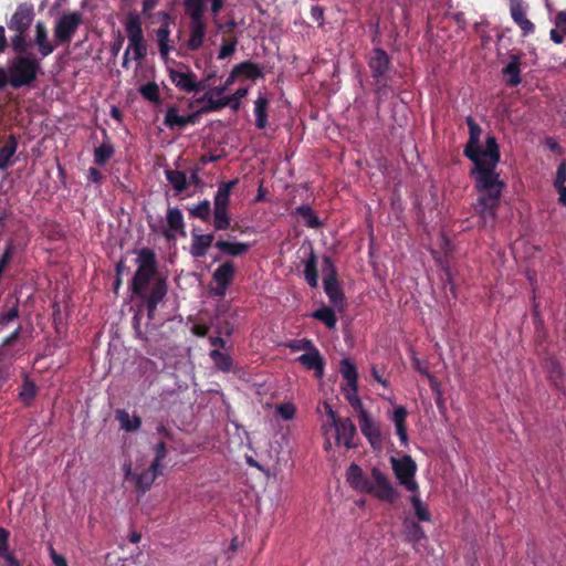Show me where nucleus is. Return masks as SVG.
I'll list each match as a JSON object with an SVG mask.
<instances>
[{
	"instance_id": "obj_27",
	"label": "nucleus",
	"mask_w": 566,
	"mask_h": 566,
	"mask_svg": "<svg viewBox=\"0 0 566 566\" xmlns=\"http://www.w3.org/2000/svg\"><path fill=\"white\" fill-rule=\"evenodd\" d=\"M407 409L403 406H398L395 408L391 420L394 421L396 426V431L399 437V440L402 446H407L408 443V434H407V426H406V418H407Z\"/></svg>"
},
{
	"instance_id": "obj_33",
	"label": "nucleus",
	"mask_w": 566,
	"mask_h": 566,
	"mask_svg": "<svg viewBox=\"0 0 566 566\" xmlns=\"http://www.w3.org/2000/svg\"><path fill=\"white\" fill-rule=\"evenodd\" d=\"M268 105L269 101L263 95H259V97L254 102L255 126L259 129L265 128L268 124Z\"/></svg>"
},
{
	"instance_id": "obj_57",
	"label": "nucleus",
	"mask_w": 566,
	"mask_h": 566,
	"mask_svg": "<svg viewBox=\"0 0 566 566\" xmlns=\"http://www.w3.org/2000/svg\"><path fill=\"white\" fill-rule=\"evenodd\" d=\"M565 181H566V161L563 160L557 167L553 185H554V187L565 186Z\"/></svg>"
},
{
	"instance_id": "obj_6",
	"label": "nucleus",
	"mask_w": 566,
	"mask_h": 566,
	"mask_svg": "<svg viewBox=\"0 0 566 566\" xmlns=\"http://www.w3.org/2000/svg\"><path fill=\"white\" fill-rule=\"evenodd\" d=\"M366 62L373 80L376 104L379 106L387 101L392 92V81L396 73L391 56L382 48H373L366 56Z\"/></svg>"
},
{
	"instance_id": "obj_17",
	"label": "nucleus",
	"mask_w": 566,
	"mask_h": 566,
	"mask_svg": "<svg viewBox=\"0 0 566 566\" xmlns=\"http://www.w3.org/2000/svg\"><path fill=\"white\" fill-rule=\"evenodd\" d=\"M238 76H244L245 78L255 81L262 78L264 73L262 67L251 61H244L237 64L228 76V84H233Z\"/></svg>"
},
{
	"instance_id": "obj_13",
	"label": "nucleus",
	"mask_w": 566,
	"mask_h": 566,
	"mask_svg": "<svg viewBox=\"0 0 566 566\" xmlns=\"http://www.w3.org/2000/svg\"><path fill=\"white\" fill-rule=\"evenodd\" d=\"M510 14L521 29L523 36L535 32V24L527 18V6L523 0H510Z\"/></svg>"
},
{
	"instance_id": "obj_62",
	"label": "nucleus",
	"mask_w": 566,
	"mask_h": 566,
	"mask_svg": "<svg viewBox=\"0 0 566 566\" xmlns=\"http://www.w3.org/2000/svg\"><path fill=\"white\" fill-rule=\"evenodd\" d=\"M21 336V326L19 325L10 335H8L2 344L4 346H11L14 342H17Z\"/></svg>"
},
{
	"instance_id": "obj_15",
	"label": "nucleus",
	"mask_w": 566,
	"mask_h": 566,
	"mask_svg": "<svg viewBox=\"0 0 566 566\" xmlns=\"http://www.w3.org/2000/svg\"><path fill=\"white\" fill-rule=\"evenodd\" d=\"M359 428L363 436L368 440L373 449H380L382 447V437L379 423L373 419L370 413L363 415L358 419Z\"/></svg>"
},
{
	"instance_id": "obj_60",
	"label": "nucleus",
	"mask_w": 566,
	"mask_h": 566,
	"mask_svg": "<svg viewBox=\"0 0 566 566\" xmlns=\"http://www.w3.org/2000/svg\"><path fill=\"white\" fill-rule=\"evenodd\" d=\"M555 27L566 33V10L559 11L555 17Z\"/></svg>"
},
{
	"instance_id": "obj_25",
	"label": "nucleus",
	"mask_w": 566,
	"mask_h": 566,
	"mask_svg": "<svg viewBox=\"0 0 566 566\" xmlns=\"http://www.w3.org/2000/svg\"><path fill=\"white\" fill-rule=\"evenodd\" d=\"M239 179H233L229 181H222L218 186V190L213 198L214 208L229 209L230 203V195L235 185H238Z\"/></svg>"
},
{
	"instance_id": "obj_26",
	"label": "nucleus",
	"mask_w": 566,
	"mask_h": 566,
	"mask_svg": "<svg viewBox=\"0 0 566 566\" xmlns=\"http://www.w3.org/2000/svg\"><path fill=\"white\" fill-rule=\"evenodd\" d=\"M214 247L226 255L241 256L245 254L252 247L248 242H230L227 240H218Z\"/></svg>"
},
{
	"instance_id": "obj_38",
	"label": "nucleus",
	"mask_w": 566,
	"mask_h": 566,
	"mask_svg": "<svg viewBox=\"0 0 566 566\" xmlns=\"http://www.w3.org/2000/svg\"><path fill=\"white\" fill-rule=\"evenodd\" d=\"M295 213L300 216L304 224L311 229H318L322 226L318 217L308 205H302L295 209Z\"/></svg>"
},
{
	"instance_id": "obj_24",
	"label": "nucleus",
	"mask_w": 566,
	"mask_h": 566,
	"mask_svg": "<svg viewBox=\"0 0 566 566\" xmlns=\"http://www.w3.org/2000/svg\"><path fill=\"white\" fill-rule=\"evenodd\" d=\"M304 265V279L306 283L316 289L318 286V271H317V256L313 249L310 250L308 255L302 261Z\"/></svg>"
},
{
	"instance_id": "obj_53",
	"label": "nucleus",
	"mask_w": 566,
	"mask_h": 566,
	"mask_svg": "<svg viewBox=\"0 0 566 566\" xmlns=\"http://www.w3.org/2000/svg\"><path fill=\"white\" fill-rule=\"evenodd\" d=\"M286 346L293 352L305 350L306 353L316 347L314 343L307 338L291 340Z\"/></svg>"
},
{
	"instance_id": "obj_47",
	"label": "nucleus",
	"mask_w": 566,
	"mask_h": 566,
	"mask_svg": "<svg viewBox=\"0 0 566 566\" xmlns=\"http://www.w3.org/2000/svg\"><path fill=\"white\" fill-rule=\"evenodd\" d=\"M231 226V218L228 209L214 208L213 209V228L217 231L229 229Z\"/></svg>"
},
{
	"instance_id": "obj_7",
	"label": "nucleus",
	"mask_w": 566,
	"mask_h": 566,
	"mask_svg": "<svg viewBox=\"0 0 566 566\" xmlns=\"http://www.w3.org/2000/svg\"><path fill=\"white\" fill-rule=\"evenodd\" d=\"M35 13L32 3H20L14 13L11 15L7 25L10 31L14 32L11 36V46L14 52L28 51L31 43L28 42L27 36L30 27L33 23Z\"/></svg>"
},
{
	"instance_id": "obj_16",
	"label": "nucleus",
	"mask_w": 566,
	"mask_h": 566,
	"mask_svg": "<svg viewBox=\"0 0 566 566\" xmlns=\"http://www.w3.org/2000/svg\"><path fill=\"white\" fill-rule=\"evenodd\" d=\"M32 45L38 46V51L42 57H46L52 54L56 48L49 39V31L43 21H38L34 30L33 41H29Z\"/></svg>"
},
{
	"instance_id": "obj_22",
	"label": "nucleus",
	"mask_w": 566,
	"mask_h": 566,
	"mask_svg": "<svg viewBox=\"0 0 566 566\" xmlns=\"http://www.w3.org/2000/svg\"><path fill=\"white\" fill-rule=\"evenodd\" d=\"M192 242L190 253L193 258H203L208 249L211 247L214 235L212 233L198 234L196 230L192 231Z\"/></svg>"
},
{
	"instance_id": "obj_58",
	"label": "nucleus",
	"mask_w": 566,
	"mask_h": 566,
	"mask_svg": "<svg viewBox=\"0 0 566 566\" xmlns=\"http://www.w3.org/2000/svg\"><path fill=\"white\" fill-rule=\"evenodd\" d=\"M9 536H10V533L6 528L0 526V557L10 553L9 544H8Z\"/></svg>"
},
{
	"instance_id": "obj_4",
	"label": "nucleus",
	"mask_w": 566,
	"mask_h": 566,
	"mask_svg": "<svg viewBox=\"0 0 566 566\" xmlns=\"http://www.w3.org/2000/svg\"><path fill=\"white\" fill-rule=\"evenodd\" d=\"M370 474L371 480L358 464L352 463L346 471V480L355 491L370 494L381 502L394 504L399 499L400 493L388 476L376 467L371 469Z\"/></svg>"
},
{
	"instance_id": "obj_8",
	"label": "nucleus",
	"mask_w": 566,
	"mask_h": 566,
	"mask_svg": "<svg viewBox=\"0 0 566 566\" xmlns=\"http://www.w3.org/2000/svg\"><path fill=\"white\" fill-rule=\"evenodd\" d=\"M208 2L201 0H184L185 12L189 17V39L187 46L190 51H198L205 41L206 22L203 13Z\"/></svg>"
},
{
	"instance_id": "obj_36",
	"label": "nucleus",
	"mask_w": 566,
	"mask_h": 566,
	"mask_svg": "<svg viewBox=\"0 0 566 566\" xmlns=\"http://www.w3.org/2000/svg\"><path fill=\"white\" fill-rule=\"evenodd\" d=\"M164 124L171 130H180L186 127L185 116L178 114L177 106H169L165 114Z\"/></svg>"
},
{
	"instance_id": "obj_48",
	"label": "nucleus",
	"mask_w": 566,
	"mask_h": 566,
	"mask_svg": "<svg viewBox=\"0 0 566 566\" xmlns=\"http://www.w3.org/2000/svg\"><path fill=\"white\" fill-rule=\"evenodd\" d=\"M322 273H323V283L332 282L338 280L337 269L333 262V259L328 255H324L322 260Z\"/></svg>"
},
{
	"instance_id": "obj_32",
	"label": "nucleus",
	"mask_w": 566,
	"mask_h": 566,
	"mask_svg": "<svg viewBox=\"0 0 566 566\" xmlns=\"http://www.w3.org/2000/svg\"><path fill=\"white\" fill-rule=\"evenodd\" d=\"M125 29L129 41L144 39L142 21L139 15L129 13L127 17Z\"/></svg>"
},
{
	"instance_id": "obj_54",
	"label": "nucleus",
	"mask_w": 566,
	"mask_h": 566,
	"mask_svg": "<svg viewBox=\"0 0 566 566\" xmlns=\"http://www.w3.org/2000/svg\"><path fill=\"white\" fill-rule=\"evenodd\" d=\"M238 40L235 38L231 40H224L218 54L219 60H224L229 56H231L237 49Z\"/></svg>"
},
{
	"instance_id": "obj_11",
	"label": "nucleus",
	"mask_w": 566,
	"mask_h": 566,
	"mask_svg": "<svg viewBox=\"0 0 566 566\" xmlns=\"http://www.w3.org/2000/svg\"><path fill=\"white\" fill-rule=\"evenodd\" d=\"M168 75L171 83L181 92L192 93L198 88L197 75L182 63L176 69L169 67Z\"/></svg>"
},
{
	"instance_id": "obj_56",
	"label": "nucleus",
	"mask_w": 566,
	"mask_h": 566,
	"mask_svg": "<svg viewBox=\"0 0 566 566\" xmlns=\"http://www.w3.org/2000/svg\"><path fill=\"white\" fill-rule=\"evenodd\" d=\"M129 50L133 49L134 51V59L139 61V60H143L146 54H147V48L144 43V39L143 40H134V41H129Z\"/></svg>"
},
{
	"instance_id": "obj_5",
	"label": "nucleus",
	"mask_w": 566,
	"mask_h": 566,
	"mask_svg": "<svg viewBox=\"0 0 566 566\" xmlns=\"http://www.w3.org/2000/svg\"><path fill=\"white\" fill-rule=\"evenodd\" d=\"M15 56L8 63V69L0 66V90L11 86L19 90L34 83L41 72V60L28 51L14 52Z\"/></svg>"
},
{
	"instance_id": "obj_39",
	"label": "nucleus",
	"mask_w": 566,
	"mask_h": 566,
	"mask_svg": "<svg viewBox=\"0 0 566 566\" xmlns=\"http://www.w3.org/2000/svg\"><path fill=\"white\" fill-rule=\"evenodd\" d=\"M339 371L347 382V387H354L357 384L358 373L355 364L349 358L340 360Z\"/></svg>"
},
{
	"instance_id": "obj_42",
	"label": "nucleus",
	"mask_w": 566,
	"mask_h": 566,
	"mask_svg": "<svg viewBox=\"0 0 566 566\" xmlns=\"http://www.w3.org/2000/svg\"><path fill=\"white\" fill-rule=\"evenodd\" d=\"M547 374L548 380L556 387L559 388L563 382V368L557 359L551 358L547 361Z\"/></svg>"
},
{
	"instance_id": "obj_61",
	"label": "nucleus",
	"mask_w": 566,
	"mask_h": 566,
	"mask_svg": "<svg viewBox=\"0 0 566 566\" xmlns=\"http://www.w3.org/2000/svg\"><path fill=\"white\" fill-rule=\"evenodd\" d=\"M345 398L349 405L355 403V401L360 399L357 395V384L354 385V387H347L345 389Z\"/></svg>"
},
{
	"instance_id": "obj_44",
	"label": "nucleus",
	"mask_w": 566,
	"mask_h": 566,
	"mask_svg": "<svg viewBox=\"0 0 566 566\" xmlns=\"http://www.w3.org/2000/svg\"><path fill=\"white\" fill-rule=\"evenodd\" d=\"M170 30L168 25H161L156 30V39L158 42L159 53L161 57H167L171 46H169Z\"/></svg>"
},
{
	"instance_id": "obj_35",
	"label": "nucleus",
	"mask_w": 566,
	"mask_h": 566,
	"mask_svg": "<svg viewBox=\"0 0 566 566\" xmlns=\"http://www.w3.org/2000/svg\"><path fill=\"white\" fill-rule=\"evenodd\" d=\"M116 419L120 423V427L128 432L137 431L142 426V419L138 416H130L124 409L117 410Z\"/></svg>"
},
{
	"instance_id": "obj_40",
	"label": "nucleus",
	"mask_w": 566,
	"mask_h": 566,
	"mask_svg": "<svg viewBox=\"0 0 566 566\" xmlns=\"http://www.w3.org/2000/svg\"><path fill=\"white\" fill-rule=\"evenodd\" d=\"M166 179L174 187V189L179 193L186 190L187 188V177L184 171L177 169H167L165 171Z\"/></svg>"
},
{
	"instance_id": "obj_19",
	"label": "nucleus",
	"mask_w": 566,
	"mask_h": 566,
	"mask_svg": "<svg viewBox=\"0 0 566 566\" xmlns=\"http://www.w3.org/2000/svg\"><path fill=\"white\" fill-rule=\"evenodd\" d=\"M522 53L511 54L509 63L503 67L502 74L505 83L510 87L517 86L521 82V61Z\"/></svg>"
},
{
	"instance_id": "obj_41",
	"label": "nucleus",
	"mask_w": 566,
	"mask_h": 566,
	"mask_svg": "<svg viewBox=\"0 0 566 566\" xmlns=\"http://www.w3.org/2000/svg\"><path fill=\"white\" fill-rule=\"evenodd\" d=\"M139 93L146 101L159 105L161 104L159 86L156 82H148L139 87Z\"/></svg>"
},
{
	"instance_id": "obj_23",
	"label": "nucleus",
	"mask_w": 566,
	"mask_h": 566,
	"mask_svg": "<svg viewBox=\"0 0 566 566\" xmlns=\"http://www.w3.org/2000/svg\"><path fill=\"white\" fill-rule=\"evenodd\" d=\"M324 292L328 297V301L332 303V305L338 310L343 311L345 307L346 298L344 295V292L339 285L338 280L337 281H327L324 282Z\"/></svg>"
},
{
	"instance_id": "obj_2",
	"label": "nucleus",
	"mask_w": 566,
	"mask_h": 566,
	"mask_svg": "<svg viewBox=\"0 0 566 566\" xmlns=\"http://www.w3.org/2000/svg\"><path fill=\"white\" fill-rule=\"evenodd\" d=\"M474 178V188L479 193L474 210L483 228L493 227L497 218V210L505 182L500 179L496 170H482L481 174L471 175Z\"/></svg>"
},
{
	"instance_id": "obj_59",
	"label": "nucleus",
	"mask_w": 566,
	"mask_h": 566,
	"mask_svg": "<svg viewBox=\"0 0 566 566\" xmlns=\"http://www.w3.org/2000/svg\"><path fill=\"white\" fill-rule=\"evenodd\" d=\"M324 12L325 9L322 6L316 4L311 8V17L317 22L318 27L324 25Z\"/></svg>"
},
{
	"instance_id": "obj_9",
	"label": "nucleus",
	"mask_w": 566,
	"mask_h": 566,
	"mask_svg": "<svg viewBox=\"0 0 566 566\" xmlns=\"http://www.w3.org/2000/svg\"><path fill=\"white\" fill-rule=\"evenodd\" d=\"M83 23V14L78 11L63 12L54 24V39L57 44H69L78 27Z\"/></svg>"
},
{
	"instance_id": "obj_1",
	"label": "nucleus",
	"mask_w": 566,
	"mask_h": 566,
	"mask_svg": "<svg viewBox=\"0 0 566 566\" xmlns=\"http://www.w3.org/2000/svg\"><path fill=\"white\" fill-rule=\"evenodd\" d=\"M137 269L129 282V289L147 310L149 321L155 319L157 306L168 292L167 280L158 271L155 252L149 248L138 251Z\"/></svg>"
},
{
	"instance_id": "obj_49",
	"label": "nucleus",
	"mask_w": 566,
	"mask_h": 566,
	"mask_svg": "<svg viewBox=\"0 0 566 566\" xmlns=\"http://www.w3.org/2000/svg\"><path fill=\"white\" fill-rule=\"evenodd\" d=\"M248 94L247 87L238 88L232 95L224 96L226 106H229L232 111H238L241 106L240 99Z\"/></svg>"
},
{
	"instance_id": "obj_64",
	"label": "nucleus",
	"mask_w": 566,
	"mask_h": 566,
	"mask_svg": "<svg viewBox=\"0 0 566 566\" xmlns=\"http://www.w3.org/2000/svg\"><path fill=\"white\" fill-rule=\"evenodd\" d=\"M50 556L55 566H67L65 557L57 554L52 547L50 548Z\"/></svg>"
},
{
	"instance_id": "obj_55",
	"label": "nucleus",
	"mask_w": 566,
	"mask_h": 566,
	"mask_svg": "<svg viewBox=\"0 0 566 566\" xmlns=\"http://www.w3.org/2000/svg\"><path fill=\"white\" fill-rule=\"evenodd\" d=\"M296 408L291 402L281 403L276 407V413L284 420H291L294 418Z\"/></svg>"
},
{
	"instance_id": "obj_46",
	"label": "nucleus",
	"mask_w": 566,
	"mask_h": 566,
	"mask_svg": "<svg viewBox=\"0 0 566 566\" xmlns=\"http://www.w3.org/2000/svg\"><path fill=\"white\" fill-rule=\"evenodd\" d=\"M209 355L218 369L226 373L230 371L232 367V358L230 355L222 353L217 348L212 349Z\"/></svg>"
},
{
	"instance_id": "obj_31",
	"label": "nucleus",
	"mask_w": 566,
	"mask_h": 566,
	"mask_svg": "<svg viewBox=\"0 0 566 566\" xmlns=\"http://www.w3.org/2000/svg\"><path fill=\"white\" fill-rule=\"evenodd\" d=\"M6 305H9V307L0 314V331L4 329L11 322L17 319L20 314L19 298L8 297Z\"/></svg>"
},
{
	"instance_id": "obj_37",
	"label": "nucleus",
	"mask_w": 566,
	"mask_h": 566,
	"mask_svg": "<svg viewBox=\"0 0 566 566\" xmlns=\"http://www.w3.org/2000/svg\"><path fill=\"white\" fill-rule=\"evenodd\" d=\"M410 503L415 511V515L419 522H430L431 521V514L429 512V509H428L427 504H424L422 502L419 491H418V493L411 494Z\"/></svg>"
},
{
	"instance_id": "obj_29",
	"label": "nucleus",
	"mask_w": 566,
	"mask_h": 566,
	"mask_svg": "<svg viewBox=\"0 0 566 566\" xmlns=\"http://www.w3.org/2000/svg\"><path fill=\"white\" fill-rule=\"evenodd\" d=\"M216 94L211 93V90L205 93L201 97L195 101L196 104H202L200 107V112L203 114L212 113L222 109L226 107V103L223 97L216 99L213 98Z\"/></svg>"
},
{
	"instance_id": "obj_18",
	"label": "nucleus",
	"mask_w": 566,
	"mask_h": 566,
	"mask_svg": "<svg viewBox=\"0 0 566 566\" xmlns=\"http://www.w3.org/2000/svg\"><path fill=\"white\" fill-rule=\"evenodd\" d=\"M334 429L336 432L337 444H344L347 449H353L356 447L354 443V438L357 433V429L350 418H343Z\"/></svg>"
},
{
	"instance_id": "obj_45",
	"label": "nucleus",
	"mask_w": 566,
	"mask_h": 566,
	"mask_svg": "<svg viewBox=\"0 0 566 566\" xmlns=\"http://www.w3.org/2000/svg\"><path fill=\"white\" fill-rule=\"evenodd\" d=\"M189 216L191 218L200 219L203 222H208L211 218V205L210 201L205 199L197 206L189 209Z\"/></svg>"
},
{
	"instance_id": "obj_21",
	"label": "nucleus",
	"mask_w": 566,
	"mask_h": 566,
	"mask_svg": "<svg viewBox=\"0 0 566 566\" xmlns=\"http://www.w3.org/2000/svg\"><path fill=\"white\" fill-rule=\"evenodd\" d=\"M161 473V469H153V464H150L148 469L144 470L139 474L134 475L133 482L135 484L136 490L140 493H146L148 490H150L153 483Z\"/></svg>"
},
{
	"instance_id": "obj_30",
	"label": "nucleus",
	"mask_w": 566,
	"mask_h": 566,
	"mask_svg": "<svg viewBox=\"0 0 566 566\" xmlns=\"http://www.w3.org/2000/svg\"><path fill=\"white\" fill-rule=\"evenodd\" d=\"M105 140L94 149V163L98 166L105 165L114 155L115 149L109 142L106 130H103Z\"/></svg>"
},
{
	"instance_id": "obj_14",
	"label": "nucleus",
	"mask_w": 566,
	"mask_h": 566,
	"mask_svg": "<svg viewBox=\"0 0 566 566\" xmlns=\"http://www.w3.org/2000/svg\"><path fill=\"white\" fill-rule=\"evenodd\" d=\"M166 221L168 228L163 231V235L166 240H175L177 234L186 237L184 216L179 208H168Z\"/></svg>"
},
{
	"instance_id": "obj_52",
	"label": "nucleus",
	"mask_w": 566,
	"mask_h": 566,
	"mask_svg": "<svg viewBox=\"0 0 566 566\" xmlns=\"http://www.w3.org/2000/svg\"><path fill=\"white\" fill-rule=\"evenodd\" d=\"M36 395V386L33 381L25 379L20 391V398L23 402L30 403Z\"/></svg>"
},
{
	"instance_id": "obj_12",
	"label": "nucleus",
	"mask_w": 566,
	"mask_h": 566,
	"mask_svg": "<svg viewBox=\"0 0 566 566\" xmlns=\"http://www.w3.org/2000/svg\"><path fill=\"white\" fill-rule=\"evenodd\" d=\"M234 275L235 266L232 261H226L219 265L212 274V280L216 283V286L211 290L212 295L223 297Z\"/></svg>"
},
{
	"instance_id": "obj_3",
	"label": "nucleus",
	"mask_w": 566,
	"mask_h": 566,
	"mask_svg": "<svg viewBox=\"0 0 566 566\" xmlns=\"http://www.w3.org/2000/svg\"><path fill=\"white\" fill-rule=\"evenodd\" d=\"M465 123L469 127V140L464 147L463 154L474 165L471 175L481 174L482 170H496L501 160L496 138L493 135H488L485 138V148H482L480 145L482 134L481 126L471 116L467 117Z\"/></svg>"
},
{
	"instance_id": "obj_20",
	"label": "nucleus",
	"mask_w": 566,
	"mask_h": 566,
	"mask_svg": "<svg viewBox=\"0 0 566 566\" xmlns=\"http://www.w3.org/2000/svg\"><path fill=\"white\" fill-rule=\"evenodd\" d=\"M297 361L308 370H314L317 376H322L324 371V359L319 350L315 347L314 349L301 355Z\"/></svg>"
},
{
	"instance_id": "obj_43",
	"label": "nucleus",
	"mask_w": 566,
	"mask_h": 566,
	"mask_svg": "<svg viewBox=\"0 0 566 566\" xmlns=\"http://www.w3.org/2000/svg\"><path fill=\"white\" fill-rule=\"evenodd\" d=\"M405 528L407 539L413 544H418L421 539L426 538L422 526L415 521H406Z\"/></svg>"
},
{
	"instance_id": "obj_50",
	"label": "nucleus",
	"mask_w": 566,
	"mask_h": 566,
	"mask_svg": "<svg viewBox=\"0 0 566 566\" xmlns=\"http://www.w3.org/2000/svg\"><path fill=\"white\" fill-rule=\"evenodd\" d=\"M13 360V354L9 346H4L3 344L0 345V366L2 369L6 370V375H2L3 381L8 379V368L12 364Z\"/></svg>"
},
{
	"instance_id": "obj_63",
	"label": "nucleus",
	"mask_w": 566,
	"mask_h": 566,
	"mask_svg": "<svg viewBox=\"0 0 566 566\" xmlns=\"http://www.w3.org/2000/svg\"><path fill=\"white\" fill-rule=\"evenodd\" d=\"M545 145L555 154L563 155L564 150L553 137H546Z\"/></svg>"
},
{
	"instance_id": "obj_28",
	"label": "nucleus",
	"mask_w": 566,
	"mask_h": 566,
	"mask_svg": "<svg viewBox=\"0 0 566 566\" xmlns=\"http://www.w3.org/2000/svg\"><path fill=\"white\" fill-rule=\"evenodd\" d=\"M18 149V140L10 135L6 144L0 148V170H6L13 165L11 160Z\"/></svg>"
},
{
	"instance_id": "obj_51",
	"label": "nucleus",
	"mask_w": 566,
	"mask_h": 566,
	"mask_svg": "<svg viewBox=\"0 0 566 566\" xmlns=\"http://www.w3.org/2000/svg\"><path fill=\"white\" fill-rule=\"evenodd\" d=\"M153 451H154V460L151 461L150 464H153V469H156V468H159L163 470V460L166 458L167 455V446H166V442L165 441H159L158 443H156L153 448Z\"/></svg>"
},
{
	"instance_id": "obj_10",
	"label": "nucleus",
	"mask_w": 566,
	"mask_h": 566,
	"mask_svg": "<svg viewBox=\"0 0 566 566\" xmlns=\"http://www.w3.org/2000/svg\"><path fill=\"white\" fill-rule=\"evenodd\" d=\"M392 470L399 483L409 492L418 493L419 484L415 480L417 464L410 455H403L401 459H392Z\"/></svg>"
},
{
	"instance_id": "obj_34",
	"label": "nucleus",
	"mask_w": 566,
	"mask_h": 566,
	"mask_svg": "<svg viewBox=\"0 0 566 566\" xmlns=\"http://www.w3.org/2000/svg\"><path fill=\"white\" fill-rule=\"evenodd\" d=\"M312 317L325 324L328 329H334L336 327L337 317L335 311L329 306H321L313 312Z\"/></svg>"
}]
</instances>
